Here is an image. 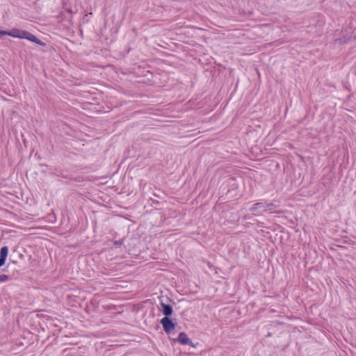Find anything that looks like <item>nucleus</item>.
<instances>
[{"label": "nucleus", "mask_w": 356, "mask_h": 356, "mask_svg": "<svg viewBox=\"0 0 356 356\" xmlns=\"http://www.w3.org/2000/svg\"><path fill=\"white\" fill-rule=\"evenodd\" d=\"M8 254V246H3L0 249V257L3 258L5 259H7Z\"/></svg>", "instance_id": "obj_7"}, {"label": "nucleus", "mask_w": 356, "mask_h": 356, "mask_svg": "<svg viewBox=\"0 0 356 356\" xmlns=\"http://www.w3.org/2000/svg\"><path fill=\"white\" fill-rule=\"evenodd\" d=\"M6 31H3V30H0V39L6 35Z\"/></svg>", "instance_id": "obj_13"}, {"label": "nucleus", "mask_w": 356, "mask_h": 356, "mask_svg": "<svg viewBox=\"0 0 356 356\" xmlns=\"http://www.w3.org/2000/svg\"><path fill=\"white\" fill-rule=\"evenodd\" d=\"M176 341L182 345H187L188 343H191V340L188 337L187 334L184 332H181L179 334Z\"/></svg>", "instance_id": "obj_5"}, {"label": "nucleus", "mask_w": 356, "mask_h": 356, "mask_svg": "<svg viewBox=\"0 0 356 356\" xmlns=\"http://www.w3.org/2000/svg\"><path fill=\"white\" fill-rule=\"evenodd\" d=\"M6 259L0 257V267L3 266L5 264Z\"/></svg>", "instance_id": "obj_11"}, {"label": "nucleus", "mask_w": 356, "mask_h": 356, "mask_svg": "<svg viewBox=\"0 0 356 356\" xmlns=\"http://www.w3.org/2000/svg\"><path fill=\"white\" fill-rule=\"evenodd\" d=\"M164 332L167 334L171 333L175 329L177 323L174 322L170 317H163L160 320Z\"/></svg>", "instance_id": "obj_2"}, {"label": "nucleus", "mask_w": 356, "mask_h": 356, "mask_svg": "<svg viewBox=\"0 0 356 356\" xmlns=\"http://www.w3.org/2000/svg\"><path fill=\"white\" fill-rule=\"evenodd\" d=\"M229 179L232 180V181H234V177H230Z\"/></svg>", "instance_id": "obj_16"}, {"label": "nucleus", "mask_w": 356, "mask_h": 356, "mask_svg": "<svg viewBox=\"0 0 356 356\" xmlns=\"http://www.w3.org/2000/svg\"><path fill=\"white\" fill-rule=\"evenodd\" d=\"M272 336L271 333L270 332H268L266 335V337H270Z\"/></svg>", "instance_id": "obj_15"}, {"label": "nucleus", "mask_w": 356, "mask_h": 356, "mask_svg": "<svg viewBox=\"0 0 356 356\" xmlns=\"http://www.w3.org/2000/svg\"><path fill=\"white\" fill-rule=\"evenodd\" d=\"M160 306L161 307L159 308V309L165 316L164 317H170V316H172L173 313V308L170 305L165 304L161 302L160 303Z\"/></svg>", "instance_id": "obj_3"}, {"label": "nucleus", "mask_w": 356, "mask_h": 356, "mask_svg": "<svg viewBox=\"0 0 356 356\" xmlns=\"http://www.w3.org/2000/svg\"><path fill=\"white\" fill-rule=\"evenodd\" d=\"M9 278H10V277L7 275H5V274L0 275V283L8 281L9 280Z\"/></svg>", "instance_id": "obj_9"}, {"label": "nucleus", "mask_w": 356, "mask_h": 356, "mask_svg": "<svg viewBox=\"0 0 356 356\" xmlns=\"http://www.w3.org/2000/svg\"><path fill=\"white\" fill-rule=\"evenodd\" d=\"M24 258V255L19 252L17 250H14L10 257V260L15 264L17 262V259H22Z\"/></svg>", "instance_id": "obj_6"}, {"label": "nucleus", "mask_w": 356, "mask_h": 356, "mask_svg": "<svg viewBox=\"0 0 356 356\" xmlns=\"http://www.w3.org/2000/svg\"><path fill=\"white\" fill-rule=\"evenodd\" d=\"M199 344L198 342H197L196 343H194L192 341H191V343H188L187 345H189L191 347H196L197 345Z\"/></svg>", "instance_id": "obj_14"}, {"label": "nucleus", "mask_w": 356, "mask_h": 356, "mask_svg": "<svg viewBox=\"0 0 356 356\" xmlns=\"http://www.w3.org/2000/svg\"><path fill=\"white\" fill-rule=\"evenodd\" d=\"M337 40L339 41V43H343V42H348V41L350 40V39L348 38V40H343L342 38H339Z\"/></svg>", "instance_id": "obj_12"}, {"label": "nucleus", "mask_w": 356, "mask_h": 356, "mask_svg": "<svg viewBox=\"0 0 356 356\" xmlns=\"http://www.w3.org/2000/svg\"><path fill=\"white\" fill-rule=\"evenodd\" d=\"M6 35H9L13 38L19 39H26L32 42L38 44L40 46H46V43L42 42L41 40L38 38L35 35L32 34L31 32L25 30L19 29H13L10 31H6Z\"/></svg>", "instance_id": "obj_1"}, {"label": "nucleus", "mask_w": 356, "mask_h": 356, "mask_svg": "<svg viewBox=\"0 0 356 356\" xmlns=\"http://www.w3.org/2000/svg\"><path fill=\"white\" fill-rule=\"evenodd\" d=\"M277 207V205L274 202H266V211H272Z\"/></svg>", "instance_id": "obj_8"}, {"label": "nucleus", "mask_w": 356, "mask_h": 356, "mask_svg": "<svg viewBox=\"0 0 356 356\" xmlns=\"http://www.w3.org/2000/svg\"><path fill=\"white\" fill-rule=\"evenodd\" d=\"M123 241H124L123 239H120V240H118V241H115L114 242V244H115V245H122V244Z\"/></svg>", "instance_id": "obj_10"}, {"label": "nucleus", "mask_w": 356, "mask_h": 356, "mask_svg": "<svg viewBox=\"0 0 356 356\" xmlns=\"http://www.w3.org/2000/svg\"><path fill=\"white\" fill-rule=\"evenodd\" d=\"M259 209L266 211V201L265 200H261L260 202L253 204L250 208V211L252 212L256 211Z\"/></svg>", "instance_id": "obj_4"}]
</instances>
